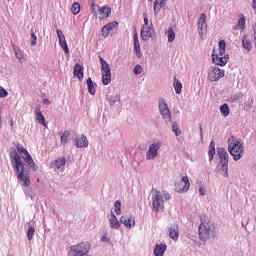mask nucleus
I'll list each match as a JSON object with an SVG mask.
<instances>
[{"instance_id":"nucleus-1","label":"nucleus","mask_w":256,"mask_h":256,"mask_svg":"<svg viewBox=\"0 0 256 256\" xmlns=\"http://www.w3.org/2000/svg\"><path fill=\"white\" fill-rule=\"evenodd\" d=\"M16 149L12 148L10 150V163L21 187H29L31 185V178L29 177V172L25 170V164L34 172L39 171V166H37L35 160H33L31 154H29V151L23 145L17 144Z\"/></svg>"},{"instance_id":"nucleus-2","label":"nucleus","mask_w":256,"mask_h":256,"mask_svg":"<svg viewBox=\"0 0 256 256\" xmlns=\"http://www.w3.org/2000/svg\"><path fill=\"white\" fill-rule=\"evenodd\" d=\"M198 235L201 241H207V239H215L217 237V229L215 224L211 220H205L201 218V224L198 228Z\"/></svg>"},{"instance_id":"nucleus-3","label":"nucleus","mask_w":256,"mask_h":256,"mask_svg":"<svg viewBox=\"0 0 256 256\" xmlns=\"http://www.w3.org/2000/svg\"><path fill=\"white\" fill-rule=\"evenodd\" d=\"M228 151L233 156L234 161H239L243 157V153H245V146H243V142L240 139L231 136L228 139Z\"/></svg>"},{"instance_id":"nucleus-4","label":"nucleus","mask_w":256,"mask_h":256,"mask_svg":"<svg viewBox=\"0 0 256 256\" xmlns=\"http://www.w3.org/2000/svg\"><path fill=\"white\" fill-rule=\"evenodd\" d=\"M227 44L225 40H220L218 43V53H215V50L212 52V61L214 65H218L219 67H225L226 63L229 61V54L225 55V48Z\"/></svg>"},{"instance_id":"nucleus-5","label":"nucleus","mask_w":256,"mask_h":256,"mask_svg":"<svg viewBox=\"0 0 256 256\" xmlns=\"http://www.w3.org/2000/svg\"><path fill=\"white\" fill-rule=\"evenodd\" d=\"M217 155L219 163L217 165L218 171L224 177H229V153L223 147L217 148Z\"/></svg>"},{"instance_id":"nucleus-6","label":"nucleus","mask_w":256,"mask_h":256,"mask_svg":"<svg viewBox=\"0 0 256 256\" xmlns=\"http://www.w3.org/2000/svg\"><path fill=\"white\" fill-rule=\"evenodd\" d=\"M91 251V242L82 241L69 247L68 256H89Z\"/></svg>"},{"instance_id":"nucleus-7","label":"nucleus","mask_w":256,"mask_h":256,"mask_svg":"<svg viewBox=\"0 0 256 256\" xmlns=\"http://www.w3.org/2000/svg\"><path fill=\"white\" fill-rule=\"evenodd\" d=\"M158 107L160 111V115L164 119L165 123H172L173 118L171 117V110H169V106L167 105V102L165 101V98L161 97L158 101Z\"/></svg>"},{"instance_id":"nucleus-8","label":"nucleus","mask_w":256,"mask_h":256,"mask_svg":"<svg viewBox=\"0 0 256 256\" xmlns=\"http://www.w3.org/2000/svg\"><path fill=\"white\" fill-rule=\"evenodd\" d=\"M101 73H102V83L103 85H109L111 83V68L109 63L100 57Z\"/></svg>"},{"instance_id":"nucleus-9","label":"nucleus","mask_w":256,"mask_h":256,"mask_svg":"<svg viewBox=\"0 0 256 256\" xmlns=\"http://www.w3.org/2000/svg\"><path fill=\"white\" fill-rule=\"evenodd\" d=\"M225 77V70L219 68L218 66H211L208 71V81L211 83H215L219 81V79H223Z\"/></svg>"},{"instance_id":"nucleus-10","label":"nucleus","mask_w":256,"mask_h":256,"mask_svg":"<svg viewBox=\"0 0 256 256\" xmlns=\"http://www.w3.org/2000/svg\"><path fill=\"white\" fill-rule=\"evenodd\" d=\"M152 205L153 210L156 212L163 211L165 209V204L163 202V194H161V191L154 190V193L152 195Z\"/></svg>"},{"instance_id":"nucleus-11","label":"nucleus","mask_w":256,"mask_h":256,"mask_svg":"<svg viewBox=\"0 0 256 256\" xmlns=\"http://www.w3.org/2000/svg\"><path fill=\"white\" fill-rule=\"evenodd\" d=\"M163 143L161 141H155L150 146L146 152L147 161H153L159 155V150L161 149Z\"/></svg>"},{"instance_id":"nucleus-12","label":"nucleus","mask_w":256,"mask_h":256,"mask_svg":"<svg viewBox=\"0 0 256 256\" xmlns=\"http://www.w3.org/2000/svg\"><path fill=\"white\" fill-rule=\"evenodd\" d=\"M197 31L201 39H203L207 33V15H205V13H202L199 17Z\"/></svg>"},{"instance_id":"nucleus-13","label":"nucleus","mask_w":256,"mask_h":256,"mask_svg":"<svg viewBox=\"0 0 256 256\" xmlns=\"http://www.w3.org/2000/svg\"><path fill=\"white\" fill-rule=\"evenodd\" d=\"M156 36L155 29L153 28V24L151 23L149 26H142L140 37L142 41H147L148 39H154Z\"/></svg>"},{"instance_id":"nucleus-14","label":"nucleus","mask_w":256,"mask_h":256,"mask_svg":"<svg viewBox=\"0 0 256 256\" xmlns=\"http://www.w3.org/2000/svg\"><path fill=\"white\" fill-rule=\"evenodd\" d=\"M117 27H119V22L117 21L106 24L101 30L102 37H109V35H113V33L117 31Z\"/></svg>"},{"instance_id":"nucleus-15","label":"nucleus","mask_w":256,"mask_h":256,"mask_svg":"<svg viewBox=\"0 0 256 256\" xmlns=\"http://www.w3.org/2000/svg\"><path fill=\"white\" fill-rule=\"evenodd\" d=\"M191 187V183L189 182L188 176H183L181 178V181L178 183V186H176V191L178 193H187L189 191V188Z\"/></svg>"},{"instance_id":"nucleus-16","label":"nucleus","mask_w":256,"mask_h":256,"mask_svg":"<svg viewBox=\"0 0 256 256\" xmlns=\"http://www.w3.org/2000/svg\"><path fill=\"white\" fill-rule=\"evenodd\" d=\"M56 33L58 35V43L60 47L63 49L66 55L69 54V45H67V40L65 38V34L63 33V30L58 29L56 30Z\"/></svg>"},{"instance_id":"nucleus-17","label":"nucleus","mask_w":256,"mask_h":256,"mask_svg":"<svg viewBox=\"0 0 256 256\" xmlns=\"http://www.w3.org/2000/svg\"><path fill=\"white\" fill-rule=\"evenodd\" d=\"M75 147L77 149H83L89 147V140H87V136L81 135V137H77L74 139Z\"/></svg>"},{"instance_id":"nucleus-18","label":"nucleus","mask_w":256,"mask_h":256,"mask_svg":"<svg viewBox=\"0 0 256 256\" xmlns=\"http://www.w3.org/2000/svg\"><path fill=\"white\" fill-rule=\"evenodd\" d=\"M133 41H134V53L137 59H141V57H143V53H141V45L139 44V36L137 35V32L134 33Z\"/></svg>"},{"instance_id":"nucleus-19","label":"nucleus","mask_w":256,"mask_h":256,"mask_svg":"<svg viewBox=\"0 0 256 256\" xmlns=\"http://www.w3.org/2000/svg\"><path fill=\"white\" fill-rule=\"evenodd\" d=\"M34 114L37 123H39V125H44L45 127H47V123L45 122V116L43 115V112H41V106L36 107Z\"/></svg>"},{"instance_id":"nucleus-20","label":"nucleus","mask_w":256,"mask_h":256,"mask_svg":"<svg viewBox=\"0 0 256 256\" xmlns=\"http://www.w3.org/2000/svg\"><path fill=\"white\" fill-rule=\"evenodd\" d=\"M120 223H123V225H125V227H127L128 229H131V227H135V217L134 216H122L120 218Z\"/></svg>"},{"instance_id":"nucleus-21","label":"nucleus","mask_w":256,"mask_h":256,"mask_svg":"<svg viewBox=\"0 0 256 256\" xmlns=\"http://www.w3.org/2000/svg\"><path fill=\"white\" fill-rule=\"evenodd\" d=\"M167 5V0H155L154 1V15H159L161 9H163Z\"/></svg>"},{"instance_id":"nucleus-22","label":"nucleus","mask_w":256,"mask_h":256,"mask_svg":"<svg viewBox=\"0 0 256 256\" xmlns=\"http://www.w3.org/2000/svg\"><path fill=\"white\" fill-rule=\"evenodd\" d=\"M108 221L110 223V229H119V227H121L117 216H115V213L113 212H111V214L108 216Z\"/></svg>"},{"instance_id":"nucleus-23","label":"nucleus","mask_w":256,"mask_h":256,"mask_svg":"<svg viewBox=\"0 0 256 256\" xmlns=\"http://www.w3.org/2000/svg\"><path fill=\"white\" fill-rule=\"evenodd\" d=\"M66 163L67 159L65 157L57 158L51 163L52 169H61V167H65Z\"/></svg>"},{"instance_id":"nucleus-24","label":"nucleus","mask_w":256,"mask_h":256,"mask_svg":"<svg viewBox=\"0 0 256 256\" xmlns=\"http://www.w3.org/2000/svg\"><path fill=\"white\" fill-rule=\"evenodd\" d=\"M167 251V244H157L154 248L155 256H163Z\"/></svg>"},{"instance_id":"nucleus-25","label":"nucleus","mask_w":256,"mask_h":256,"mask_svg":"<svg viewBox=\"0 0 256 256\" xmlns=\"http://www.w3.org/2000/svg\"><path fill=\"white\" fill-rule=\"evenodd\" d=\"M169 237L173 239V241H177L179 239V226L173 225L169 229Z\"/></svg>"},{"instance_id":"nucleus-26","label":"nucleus","mask_w":256,"mask_h":256,"mask_svg":"<svg viewBox=\"0 0 256 256\" xmlns=\"http://www.w3.org/2000/svg\"><path fill=\"white\" fill-rule=\"evenodd\" d=\"M74 76L77 77V79H79V81H83V66L81 64H76L74 66Z\"/></svg>"},{"instance_id":"nucleus-27","label":"nucleus","mask_w":256,"mask_h":256,"mask_svg":"<svg viewBox=\"0 0 256 256\" xmlns=\"http://www.w3.org/2000/svg\"><path fill=\"white\" fill-rule=\"evenodd\" d=\"M86 83L88 85V92L90 95H95V93H97V89L95 88V83H93L91 77L87 78Z\"/></svg>"},{"instance_id":"nucleus-28","label":"nucleus","mask_w":256,"mask_h":256,"mask_svg":"<svg viewBox=\"0 0 256 256\" xmlns=\"http://www.w3.org/2000/svg\"><path fill=\"white\" fill-rule=\"evenodd\" d=\"M173 87H174V90H175V93L177 95H181V91L183 89V84L181 83V81H179L177 79V77H174V84H173Z\"/></svg>"},{"instance_id":"nucleus-29","label":"nucleus","mask_w":256,"mask_h":256,"mask_svg":"<svg viewBox=\"0 0 256 256\" xmlns=\"http://www.w3.org/2000/svg\"><path fill=\"white\" fill-rule=\"evenodd\" d=\"M99 14L102 15L101 19H107L111 15V8L104 6L99 9Z\"/></svg>"},{"instance_id":"nucleus-30","label":"nucleus","mask_w":256,"mask_h":256,"mask_svg":"<svg viewBox=\"0 0 256 256\" xmlns=\"http://www.w3.org/2000/svg\"><path fill=\"white\" fill-rule=\"evenodd\" d=\"M107 101L110 107H113L115 103H121V95L109 96L107 97Z\"/></svg>"},{"instance_id":"nucleus-31","label":"nucleus","mask_w":256,"mask_h":256,"mask_svg":"<svg viewBox=\"0 0 256 256\" xmlns=\"http://www.w3.org/2000/svg\"><path fill=\"white\" fill-rule=\"evenodd\" d=\"M239 20L237 23V27L240 31H245V27H246V20H245V16L243 14L239 15Z\"/></svg>"},{"instance_id":"nucleus-32","label":"nucleus","mask_w":256,"mask_h":256,"mask_svg":"<svg viewBox=\"0 0 256 256\" xmlns=\"http://www.w3.org/2000/svg\"><path fill=\"white\" fill-rule=\"evenodd\" d=\"M208 157H209V161H211L215 157V141L210 142L209 150H208Z\"/></svg>"},{"instance_id":"nucleus-33","label":"nucleus","mask_w":256,"mask_h":256,"mask_svg":"<svg viewBox=\"0 0 256 256\" xmlns=\"http://www.w3.org/2000/svg\"><path fill=\"white\" fill-rule=\"evenodd\" d=\"M166 35L168 37V43H173L175 41V31L173 28H168Z\"/></svg>"},{"instance_id":"nucleus-34","label":"nucleus","mask_w":256,"mask_h":256,"mask_svg":"<svg viewBox=\"0 0 256 256\" xmlns=\"http://www.w3.org/2000/svg\"><path fill=\"white\" fill-rule=\"evenodd\" d=\"M70 135H71V132L69 130H66L63 132L60 138L61 145H67V139H69Z\"/></svg>"},{"instance_id":"nucleus-35","label":"nucleus","mask_w":256,"mask_h":256,"mask_svg":"<svg viewBox=\"0 0 256 256\" xmlns=\"http://www.w3.org/2000/svg\"><path fill=\"white\" fill-rule=\"evenodd\" d=\"M242 98H243V93L237 92V93L230 96V101L232 103H235L237 101H240V99H242Z\"/></svg>"},{"instance_id":"nucleus-36","label":"nucleus","mask_w":256,"mask_h":256,"mask_svg":"<svg viewBox=\"0 0 256 256\" xmlns=\"http://www.w3.org/2000/svg\"><path fill=\"white\" fill-rule=\"evenodd\" d=\"M253 104H254L253 98H249V99L244 103V109H245V111H251V110L253 109Z\"/></svg>"},{"instance_id":"nucleus-37","label":"nucleus","mask_w":256,"mask_h":256,"mask_svg":"<svg viewBox=\"0 0 256 256\" xmlns=\"http://www.w3.org/2000/svg\"><path fill=\"white\" fill-rule=\"evenodd\" d=\"M71 11L73 15H79V11H81V5L78 2H75L71 7Z\"/></svg>"},{"instance_id":"nucleus-38","label":"nucleus","mask_w":256,"mask_h":256,"mask_svg":"<svg viewBox=\"0 0 256 256\" xmlns=\"http://www.w3.org/2000/svg\"><path fill=\"white\" fill-rule=\"evenodd\" d=\"M220 112L222 113V115L224 117H229V105L227 104H223L221 107H220Z\"/></svg>"},{"instance_id":"nucleus-39","label":"nucleus","mask_w":256,"mask_h":256,"mask_svg":"<svg viewBox=\"0 0 256 256\" xmlns=\"http://www.w3.org/2000/svg\"><path fill=\"white\" fill-rule=\"evenodd\" d=\"M172 131L175 133L176 137L181 135V129L179 128V124H177V122H172Z\"/></svg>"},{"instance_id":"nucleus-40","label":"nucleus","mask_w":256,"mask_h":256,"mask_svg":"<svg viewBox=\"0 0 256 256\" xmlns=\"http://www.w3.org/2000/svg\"><path fill=\"white\" fill-rule=\"evenodd\" d=\"M242 45L244 49H247V51H251V41H249L246 36H244L242 40Z\"/></svg>"},{"instance_id":"nucleus-41","label":"nucleus","mask_w":256,"mask_h":256,"mask_svg":"<svg viewBox=\"0 0 256 256\" xmlns=\"http://www.w3.org/2000/svg\"><path fill=\"white\" fill-rule=\"evenodd\" d=\"M114 213L121 215V201L117 200L114 202Z\"/></svg>"},{"instance_id":"nucleus-42","label":"nucleus","mask_w":256,"mask_h":256,"mask_svg":"<svg viewBox=\"0 0 256 256\" xmlns=\"http://www.w3.org/2000/svg\"><path fill=\"white\" fill-rule=\"evenodd\" d=\"M27 237L28 241H32L33 237H35V228L33 226H30L27 230Z\"/></svg>"},{"instance_id":"nucleus-43","label":"nucleus","mask_w":256,"mask_h":256,"mask_svg":"<svg viewBox=\"0 0 256 256\" xmlns=\"http://www.w3.org/2000/svg\"><path fill=\"white\" fill-rule=\"evenodd\" d=\"M101 8L99 7V5L95 4V2L92 1L91 3V11L93 13V15H99V10Z\"/></svg>"},{"instance_id":"nucleus-44","label":"nucleus","mask_w":256,"mask_h":256,"mask_svg":"<svg viewBox=\"0 0 256 256\" xmlns=\"http://www.w3.org/2000/svg\"><path fill=\"white\" fill-rule=\"evenodd\" d=\"M15 56L18 59V61H23V59L25 58V55L21 50H15Z\"/></svg>"},{"instance_id":"nucleus-45","label":"nucleus","mask_w":256,"mask_h":256,"mask_svg":"<svg viewBox=\"0 0 256 256\" xmlns=\"http://www.w3.org/2000/svg\"><path fill=\"white\" fill-rule=\"evenodd\" d=\"M9 96V92L5 90V88L0 86V99H5V97Z\"/></svg>"},{"instance_id":"nucleus-46","label":"nucleus","mask_w":256,"mask_h":256,"mask_svg":"<svg viewBox=\"0 0 256 256\" xmlns=\"http://www.w3.org/2000/svg\"><path fill=\"white\" fill-rule=\"evenodd\" d=\"M30 37H31V45L32 47H35V45H37V35H35V32H32Z\"/></svg>"},{"instance_id":"nucleus-47","label":"nucleus","mask_w":256,"mask_h":256,"mask_svg":"<svg viewBox=\"0 0 256 256\" xmlns=\"http://www.w3.org/2000/svg\"><path fill=\"white\" fill-rule=\"evenodd\" d=\"M141 73H143V67L141 65H136L134 67V74L141 75Z\"/></svg>"},{"instance_id":"nucleus-48","label":"nucleus","mask_w":256,"mask_h":256,"mask_svg":"<svg viewBox=\"0 0 256 256\" xmlns=\"http://www.w3.org/2000/svg\"><path fill=\"white\" fill-rule=\"evenodd\" d=\"M25 195H26L27 197H30L31 199H35V196L33 195V190H32V189H27V190L25 191Z\"/></svg>"},{"instance_id":"nucleus-49","label":"nucleus","mask_w":256,"mask_h":256,"mask_svg":"<svg viewBox=\"0 0 256 256\" xmlns=\"http://www.w3.org/2000/svg\"><path fill=\"white\" fill-rule=\"evenodd\" d=\"M101 241L102 243H107L108 245H111V239L107 236H102Z\"/></svg>"},{"instance_id":"nucleus-50","label":"nucleus","mask_w":256,"mask_h":256,"mask_svg":"<svg viewBox=\"0 0 256 256\" xmlns=\"http://www.w3.org/2000/svg\"><path fill=\"white\" fill-rule=\"evenodd\" d=\"M143 27H149V18H147V14H144V25Z\"/></svg>"},{"instance_id":"nucleus-51","label":"nucleus","mask_w":256,"mask_h":256,"mask_svg":"<svg viewBox=\"0 0 256 256\" xmlns=\"http://www.w3.org/2000/svg\"><path fill=\"white\" fill-rule=\"evenodd\" d=\"M199 193L202 196L207 195V189H205V187H200L199 188Z\"/></svg>"},{"instance_id":"nucleus-52","label":"nucleus","mask_w":256,"mask_h":256,"mask_svg":"<svg viewBox=\"0 0 256 256\" xmlns=\"http://www.w3.org/2000/svg\"><path fill=\"white\" fill-rule=\"evenodd\" d=\"M199 131H200V137L203 140V125H201V124L199 126Z\"/></svg>"},{"instance_id":"nucleus-53","label":"nucleus","mask_w":256,"mask_h":256,"mask_svg":"<svg viewBox=\"0 0 256 256\" xmlns=\"http://www.w3.org/2000/svg\"><path fill=\"white\" fill-rule=\"evenodd\" d=\"M164 199H166V201H169L171 199V194L165 193L164 194Z\"/></svg>"},{"instance_id":"nucleus-54","label":"nucleus","mask_w":256,"mask_h":256,"mask_svg":"<svg viewBox=\"0 0 256 256\" xmlns=\"http://www.w3.org/2000/svg\"><path fill=\"white\" fill-rule=\"evenodd\" d=\"M43 103H44V105H51V100L46 98L43 100Z\"/></svg>"},{"instance_id":"nucleus-55","label":"nucleus","mask_w":256,"mask_h":256,"mask_svg":"<svg viewBox=\"0 0 256 256\" xmlns=\"http://www.w3.org/2000/svg\"><path fill=\"white\" fill-rule=\"evenodd\" d=\"M252 8L255 10L256 9V0L252 1Z\"/></svg>"},{"instance_id":"nucleus-56","label":"nucleus","mask_w":256,"mask_h":256,"mask_svg":"<svg viewBox=\"0 0 256 256\" xmlns=\"http://www.w3.org/2000/svg\"><path fill=\"white\" fill-rule=\"evenodd\" d=\"M10 125H11V127H13V120H12V121H10Z\"/></svg>"},{"instance_id":"nucleus-57","label":"nucleus","mask_w":256,"mask_h":256,"mask_svg":"<svg viewBox=\"0 0 256 256\" xmlns=\"http://www.w3.org/2000/svg\"><path fill=\"white\" fill-rule=\"evenodd\" d=\"M242 227H245V224H244V223H242Z\"/></svg>"},{"instance_id":"nucleus-58","label":"nucleus","mask_w":256,"mask_h":256,"mask_svg":"<svg viewBox=\"0 0 256 256\" xmlns=\"http://www.w3.org/2000/svg\"><path fill=\"white\" fill-rule=\"evenodd\" d=\"M148 1H150V2H151V1H153V0H148Z\"/></svg>"}]
</instances>
